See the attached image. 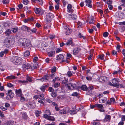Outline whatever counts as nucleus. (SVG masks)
<instances>
[{"mask_svg":"<svg viewBox=\"0 0 125 125\" xmlns=\"http://www.w3.org/2000/svg\"><path fill=\"white\" fill-rule=\"evenodd\" d=\"M62 51V49L61 48H58L56 51V52L57 53H58Z\"/></svg>","mask_w":125,"mask_h":125,"instance_id":"55","label":"nucleus"},{"mask_svg":"<svg viewBox=\"0 0 125 125\" xmlns=\"http://www.w3.org/2000/svg\"><path fill=\"white\" fill-rule=\"evenodd\" d=\"M17 77H16L14 75H11L10 76H8L7 77V78L10 79V80H11V79H14L16 78H17Z\"/></svg>","mask_w":125,"mask_h":125,"instance_id":"27","label":"nucleus"},{"mask_svg":"<svg viewBox=\"0 0 125 125\" xmlns=\"http://www.w3.org/2000/svg\"><path fill=\"white\" fill-rule=\"evenodd\" d=\"M48 86L47 85H42L40 88L41 90L43 92L45 91L46 88Z\"/></svg>","mask_w":125,"mask_h":125,"instance_id":"21","label":"nucleus"},{"mask_svg":"<svg viewBox=\"0 0 125 125\" xmlns=\"http://www.w3.org/2000/svg\"><path fill=\"white\" fill-rule=\"evenodd\" d=\"M94 20V19L93 18H89L88 21V23H93Z\"/></svg>","mask_w":125,"mask_h":125,"instance_id":"40","label":"nucleus"},{"mask_svg":"<svg viewBox=\"0 0 125 125\" xmlns=\"http://www.w3.org/2000/svg\"><path fill=\"white\" fill-rule=\"evenodd\" d=\"M15 92L17 96H20L22 95L21 91L20 89L16 90L15 91Z\"/></svg>","mask_w":125,"mask_h":125,"instance_id":"15","label":"nucleus"},{"mask_svg":"<svg viewBox=\"0 0 125 125\" xmlns=\"http://www.w3.org/2000/svg\"><path fill=\"white\" fill-rule=\"evenodd\" d=\"M81 89L83 91H86L88 89L87 86L85 85H83L81 87Z\"/></svg>","mask_w":125,"mask_h":125,"instance_id":"25","label":"nucleus"},{"mask_svg":"<svg viewBox=\"0 0 125 125\" xmlns=\"http://www.w3.org/2000/svg\"><path fill=\"white\" fill-rule=\"evenodd\" d=\"M100 124V123L99 121H95L93 122V125H99Z\"/></svg>","mask_w":125,"mask_h":125,"instance_id":"56","label":"nucleus"},{"mask_svg":"<svg viewBox=\"0 0 125 125\" xmlns=\"http://www.w3.org/2000/svg\"><path fill=\"white\" fill-rule=\"evenodd\" d=\"M26 105L30 109L34 108L35 106V104L31 102L27 103L26 104Z\"/></svg>","mask_w":125,"mask_h":125,"instance_id":"9","label":"nucleus"},{"mask_svg":"<svg viewBox=\"0 0 125 125\" xmlns=\"http://www.w3.org/2000/svg\"><path fill=\"white\" fill-rule=\"evenodd\" d=\"M60 84L59 83H56L54 84V87L55 88H56L60 86Z\"/></svg>","mask_w":125,"mask_h":125,"instance_id":"46","label":"nucleus"},{"mask_svg":"<svg viewBox=\"0 0 125 125\" xmlns=\"http://www.w3.org/2000/svg\"><path fill=\"white\" fill-rule=\"evenodd\" d=\"M67 75L69 77H71L72 75V73L71 71H68L67 73Z\"/></svg>","mask_w":125,"mask_h":125,"instance_id":"47","label":"nucleus"},{"mask_svg":"<svg viewBox=\"0 0 125 125\" xmlns=\"http://www.w3.org/2000/svg\"><path fill=\"white\" fill-rule=\"evenodd\" d=\"M40 95V96H39V99L43 101L45 100V99L44 97V94H41V95Z\"/></svg>","mask_w":125,"mask_h":125,"instance_id":"32","label":"nucleus"},{"mask_svg":"<svg viewBox=\"0 0 125 125\" xmlns=\"http://www.w3.org/2000/svg\"><path fill=\"white\" fill-rule=\"evenodd\" d=\"M38 67V64L37 63H34L33 64L31 63V69L33 70L34 69Z\"/></svg>","mask_w":125,"mask_h":125,"instance_id":"19","label":"nucleus"},{"mask_svg":"<svg viewBox=\"0 0 125 125\" xmlns=\"http://www.w3.org/2000/svg\"><path fill=\"white\" fill-rule=\"evenodd\" d=\"M55 35H51L49 37V38H50V39L51 40L55 38Z\"/></svg>","mask_w":125,"mask_h":125,"instance_id":"59","label":"nucleus"},{"mask_svg":"<svg viewBox=\"0 0 125 125\" xmlns=\"http://www.w3.org/2000/svg\"><path fill=\"white\" fill-rule=\"evenodd\" d=\"M73 8L72 5L70 4L68 5L67 9L68 12H72L73 11Z\"/></svg>","mask_w":125,"mask_h":125,"instance_id":"12","label":"nucleus"},{"mask_svg":"<svg viewBox=\"0 0 125 125\" xmlns=\"http://www.w3.org/2000/svg\"><path fill=\"white\" fill-rule=\"evenodd\" d=\"M21 97L20 98V100L21 102H23L25 100V98L22 96V95H21V96H20Z\"/></svg>","mask_w":125,"mask_h":125,"instance_id":"49","label":"nucleus"},{"mask_svg":"<svg viewBox=\"0 0 125 125\" xmlns=\"http://www.w3.org/2000/svg\"><path fill=\"white\" fill-rule=\"evenodd\" d=\"M11 32L10 29H7L5 32V34L6 36H9Z\"/></svg>","mask_w":125,"mask_h":125,"instance_id":"24","label":"nucleus"},{"mask_svg":"<svg viewBox=\"0 0 125 125\" xmlns=\"http://www.w3.org/2000/svg\"><path fill=\"white\" fill-rule=\"evenodd\" d=\"M78 36L81 38H83V39H85V37L83 36V34L79 32V33Z\"/></svg>","mask_w":125,"mask_h":125,"instance_id":"37","label":"nucleus"},{"mask_svg":"<svg viewBox=\"0 0 125 125\" xmlns=\"http://www.w3.org/2000/svg\"><path fill=\"white\" fill-rule=\"evenodd\" d=\"M23 41L21 42V45L24 47L30 48L32 47V45L30 40L28 39H25V38L22 39Z\"/></svg>","mask_w":125,"mask_h":125,"instance_id":"1","label":"nucleus"},{"mask_svg":"<svg viewBox=\"0 0 125 125\" xmlns=\"http://www.w3.org/2000/svg\"><path fill=\"white\" fill-rule=\"evenodd\" d=\"M2 2L3 4H8L9 3V0H2Z\"/></svg>","mask_w":125,"mask_h":125,"instance_id":"45","label":"nucleus"},{"mask_svg":"<svg viewBox=\"0 0 125 125\" xmlns=\"http://www.w3.org/2000/svg\"><path fill=\"white\" fill-rule=\"evenodd\" d=\"M66 29L67 30L66 31L65 34L66 35H68L72 32V30L70 27H67Z\"/></svg>","mask_w":125,"mask_h":125,"instance_id":"17","label":"nucleus"},{"mask_svg":"<svg viewBox=\"0 0 125 125\" xmlns=\"http://www.w3.org/2000/svg\"><path fill=\"white\" fill-rule=\"evenodd\" d=\"M96 107H97L99 109L101 108H103V105L100 104H96Z\"/></svg>","mask_w":125,"mask_h":125,"instance_id":"39","label":"nucleus"},{"mask_svg":"<svg viewBox=\"0 0 125 125\" xmlns=\"http://www.w3.org/2000/svg\"><path fill=\"white\" fill-rule=\"evenodd\" d=\"M57 93L55 92L54 90L53 91L52 93V96L53 97H55L57 95Z\"/></svg>","mask_w":125,"mask_h":125,"instance_id":"35","label":"nucleus"},{"mask_svg":"<svg viewBox=\"0 0 125 125\" xmlns=\"http://www.w3.org/2000/svg\"><path fill=\"white\" fill-rule=\"evenodd\" d=\"M30 28L25 25H23L21 27V30L23 31H27L28 32Z\"/></svg>","mask_w":125,"mask_h":125,"instance_id":"18","label":"nucleus"},{"mask_svg":"<svg viewBox=\"0 0 125 125\" xmlns=\"http://www.w3.org/2000/svg\"><path fill=\"white\" fill-rule=\"evenodd\" d=\"M49 47L48 46L47 44L46 45L44 46V47L43 48V49L44 50L46 51L48 50L49 48Z\"/></svg>","mask_w":125,"mask_h":125,"instance_id":"43","label":"nucleus"},{"mask_svg":"<svg viewBox=\"0 0 125 125\" xmlns=\"http://www.w3.org/2000/svg\"><path fill=\"white\" fill-rule=\"evenodd\" d=\"M30 55V52L28 51H26L24 54V56L26 57H27L28 56Z\"/></svg>","mask_w":125,"mask_h":125,"instance_id":"31","label":"nucleus"},{"mask_svg":"<svg viewBox=\"0 0 125 125\" xmlns=\"http://www.w3.org/2000/svg\"><path fill=\"white\" fill-rule=\"evenodd\" d=\"M68 88L69 90H73L74 89L75 84L71 83L67 84Z\"/></svg>","mask_w":125,"mask_h":125,"instance_id":"13","label":"nucleus"},{"mask_svg":"<svg viewBox=\"0 0 125 125\" xmlns=\"http://www.w3.org/2000/svg\"><path fill=\"white\" fill-rule=\"evenodd\" d=\"M35 13L37 14H43L44 11L40 8H35L34 9Z\"/></svg>","mask_w":125,"mask_h":125,"instance_id":"4","label":"nucleus"},{"mask_svg":"<svg viewBox=\"0 0 125 125\" xmlns=\"http://www.w3.org/2000/svg\"><path fill=\"white\" fill-rule=\"evenodd\" d=\"M48 78L49 77L48 75H46L44 76L41 79H39L38 80L41 81L42 82H45L47 81Z\"/></svg>","mask_w":125,"mask_h":125,"instance_id":"11","label":"nucleus"},{"mask_svg":"<svg viewBox=\"0 0 125 125\" xmlns=\"http://www.w3.org/2000/svg\"><path fill=\"white\" fill-rule=\"evenodd\" d=\"M75 111L74 110H72L70 111V113L71 114L73 115L76 114Z\"/></svg>","mask_w":125,"mask_h":125,"instance_id":"63","label":"nucleus"},{"mask_svg":"<svg viewBox=\"0 0 125 125\" xmlns=\"http://www.w3.org/2000/svg\"><path fill=\"white\" fill-rule=\"evenodd\" d=\"M81 50V49L79 47H77L76 48L73 49V54L74 55L77 54Z\"/></svg>","mask_w":125,"mask_h":125,"instance_id":"14","label":"nucleus"},{"mask_svg":"<svg viewBox=\"0 0 125 125\" xmlns=\"http://www.w3.org/2000/svg\"><path fill=\"white\" fill-rule=\"evenodd\" d=\"M64 80L62 81V84H65L68 82V79H65V77H64Z\"/></svg>","mask_w":125,"mask_h":125,"instance_id":"41","label":"nucleus"},{"mask_svg":"<svg viewBox=\"0 0 125 125\" xmlns=\"http://www.w3.org/2000/svg\"><path fill=\"white\" fill-rule=\"evenodd\" d=\"M106 99L105 98H104V99H100L99 100V102L101 103H103L105 102Z\"/></svg>","mask_w":125,"mask_h":125,"instance_id":"42","label":"nucleus"},{"mask_svg":"<svg viewBox=\"0 0 125 125\" xmlns=\"http://www.w3.org/2000/svg\"><path fill=\"white\" fill-rule=\"evenodd\" d=\"M55 52L54 51H52L48 52V55L49 57H53L54 56Z\"/></svg>","mask_w":125,"mask_h":125,"instance_id":"20","label":"nucleus"},{"mask_svg":"<svg viewBox=\"0 0 125 125\" xmlns=\"http://www.w3.org/2000/svg\"><path fill=\"white\" fill-rule=\"evenodd\" d=\"M43 117L50 121H54L55 120L54 117L52 116H49L47 114L44 115Z\"/></svg>","mask_w":125,"mask_h":125,"instance_id":"8","label":"nucleus"},{"mask_svg":"<svg viewBox=\"0 0 125 125\" xmlns=\"http://www.w3.org/2000/svg\"><path fill=\"white\" fill-rule=\"evenodd\" d=\"M50 59L49 58H46L45 60V61L46 62L48 63L49 62V61H50Z\"/></svg>","mask_w":125,"mask_h":125,"instance_id":"64","label":"nucleus"},{"mask_svg":"<svg viewBox=\"0 0 125 125\" xmlns=\"http://www.w3.org/2000/svg\"><path fill=\"white\" fill-rule=\"evenodd\" d=\"M36 30H37L35 28H34L32 29H31L30 28L29 30L28 31V32L35 33L36 32Z\"/></svg>","mask_w":125,"mask_h":125,"instance_id":"26","label":"nucleus"},{"mask_svg":"<svg viewBox=\"0 0 125 125\" xmlns=\"http://www.w3.org/2000/svg\"><path fill=\"white\" fill-rule=\"evenodd\" d=\"M56 70V67L55 66L53 67L51 70V73H55Z\"/></svg>","mask_w":125,"mask_h":125,"instance_id":"34","label":"nucleus"},{"mask_svg":"<svg viewBox=\"0 0 125 125\" xmlns=\"http://www.w3.org/2000/svg\"><path fill=\"white\" fill-rule=\"evenodd\" d=\"M69 110V107H66L63 109L60 110L59 111V113L61 115L65 114L68 112Z\"/></svg>","mask_w":125,"mask_h":125,"instance_id":"5","label":"nucleus"},{"mask_svg":"<svg viewBox=\"0 0 125 125\" xmlns=\"http://www.w3.org/2000/svg\"><path fill=\"white\" fill-rule=\"evenodd\" d=\"M53 17V15H52L51 13H47L46 15V20L47 21V23L50 22L51 20V19Z\"/></svg>","mask_w":125,"mask_h":125,"instance_id":"6","label":"nucleus"},{"mask_svg":"<svg viewBox=\"0 0 125 125\" xmlns=\"http://www.w3.org/2000/svg\"><path fill=\"white\" fill-rule=\"evenodd\" d=\"M104 55L103 54H100L98 56V58L101 60L104 59Z\"/></svg>","mask_w":125,"mask_h":125,"instance_id":"33","label":"nucleus"},{"mask_svg":"<svg viewBox=\"0 0 125 125\" xmlns=\"http://www.w3.org/2000/svg\"><path fill=\"white\" fill-rule=\"evenodd\" d=\"M55 75L56 73H51L50 74L51 77L52 78H53L54 77V76H55Z\"/></svg>","mask_w":125,"mask_h":125,"instance_id":"57","label":"nucleus"},{"mask_svg":"<svg viewBox=\"0 0 125 125\" xmlns=\"http://www.w3.org/2000/svg\"><path fill=\"white\" fill-rule=\"evenodd\" d=\"M77 24L78 28L81 27L82 24V23L79 21H78L77 23Z\"/></svg>","mask_w":125,"mask_h":125,"instance_id":"44","label":"nucleus"},{"mask_svg":"<svg viewBox=\"0 0 125 125\" xmlns=\"http://www.w3.org/2000/svg\"><path fill=\"white\" fill-rule=\"evenodd\" d=\"M45 113L47 114V115H50L51 113L50 111L48 110H46L45 111Z\"/></svg>","mask_w":125,"mask_h":125,"instance_id":"51","label":"nucleus"},{"mask_svg":"<svg viewBox=\"0 0 125 125\" xmlns=\"http://www.w3.org/2000/svg\"><path fill=\"white\" fill-rule=\"evenodd\" d=\"M31 64L26 63V69H29L31 68Z\"/></svg>","mask_w":125,"mask_h":125,"instance_id":"50","label":"nucleus"},{"mask_svg":"<svg viewBox=\"0 0 125 125\" xmlns=\"http://www.w3.org/2000/svg\"><path fill=\"white\" fill-rule=\"evenodd\" d=\"M8 94L12 98L14 96V93L12 92V91L10 90L9 91L8 93Z\"/></svg>","mask_w":125,"mask_h":125,"instance_id":"22","label":"nucleus"},{"mask_svg":"<svg viewBox=\"0 0 125 125\" xmlns=\"http://www.w3.org/2000/svg\"><path fill=\"white\" fill-rule=\"evenodd\" d=\"M18 31V28H12L11 29L12 31L14 33H15L17 32Z\"/></svg>","mask_w":125,"mask_h":125,"instance_id":"38","label":"nucleus"},{"mask_svg":"<svg viewBox=\"0 0 125 125\" xmlns=\"http://www.w3.org/2000/svg\"><path fill=\"white\" fill-rule=\"evenodd\" d=\"M38 60V58L37 57H35L33 59V61L34 62H36Z\"/></svg>","mask_w":125,"mask_h":125,"instance_id":"62","label":"nucleus"},{"mask_svg":"<svg viewBox=\"0 0 125 125\" xmlns=\"http://www.w3.org/2000/svg\"><path fill=\"white\" fill-rule=\"evenodd\" d=\"M65 45L68 46H69L70 45H71L72 46H74L75 44L73 43L72 41L71 40H68L67 42L65 43Z\"/></svg>","mask_w":125,"mask_h":125,"instance_id":"16","label":"nucleus"},{"mask_svg":"<svg viewBox=\"0 0 125 125\" xmlns=\"http://www.w3.org/2000/svg\"><path fill=\"white\" fill-rule=\"evenodd\" d=\"M60 80V78L59 77L56 76L55 77L54 79H53L52 81V82L54 83L56 81H59Z\"/></svg>","mask_w":125,"mask_h":125,"instance_id":"29","label":"nucleus"},{"mask_svg":"<svg viewBox=\"0 0 125 125\" xmlns=\"http://www.w3.org/2000/svg\"><path fill=\"white\" fill-rule=\"evenodd\" d=\"M64 58V56L62 54H60L57 57V59L58 60H60Z\"/></svg>","mask_w":125,"mask_h":125,"instance_id":"28","label":"nucleus"},{"mask_svg":"<svg viewBox=\"0 0 125 125\" xmlns=\"http://www.w3.org/2000/svg\"><path fill=\"white\" fill-rule=\"evenodd\" d=\"M112 54L114 55H116L117 54L116 51L115 50H113L112 51Z\"/></svg>","mask_w":125,"mask_h":125,"instance_id":"54","label":"nucleus"},{"mask_svg":"<svg viewBox=\"0 0 125 125\" xmlns=\"http://www.w3.org/2000/svg\"><path fill=\"white\" fill-rule=\"evenodd\" d=\"M4 44L7 47H9L10 46V40L9 39H6L4 41Z\"/></svg>","mask_w":125,"mask_h":125,"instance_id":"7","label":"nucleus"},{"mask_svg":"<svg viewBox=\"0 0 125 125\" xmlns=\"http://www.w3.org/2000/svg\"><path fill=\"white\" fill-rule=\"evenodd\" d=\"M67 16L70 20L75 19L77 18V16L74 14H67Z\"/></svg>","mask_w":125,"mask_h":125,"instance_id":"10","label":"nucleus"},{"mask_svg":"<svg viewBox=\"0 0 125 125\" xmlns=\"http://www.w3.org/2000/svg\"><path fill=\"white\" fill-rule=\"evenodd\" d=\"M93 75L92 74H91V75H88L86 77V79L88 81H91L92 80V76H93Z\"/></svg>","mask_w":125,"mask_h":125,"instance_id":"30","label":"nucleus"},{"mask_svg":"<svg viewBox=\"0 0 125 125\" xmlns=\"http://www.w3.org/2000/svg\"><path fill=\"white\" fill-rule=\"evenodd\" d=\"M37 3H38L39 5H42L43 3L42 0H38Z\"/></svg>","mask_w":125,"mask_h":125,"instance_id":"48","label":"nucleus"},{"mask_svg":"<svg viewBox=\"0 0 125 125\" xmlns=\"http://www.w3.org/2000/svg\"><path fill=\"white\" fill-rule=\"evenodd\" d=\"M119 79L118 78H114L112 80L113 83H110L112 84V86L115 87L117 88L119 87V85L117 84L119 82Z\"/></svg>","mask_w":125,"mask_h":125,"instance_id":"3","label":"nucleus"},{"mask_svg":"<svg viewBox=\"0 0 125 125\" xmlns=\"http://www.w3.org/2000/svg\"><path fill=\"white\" fill-rule=\"evenodd\" d=\"M29 0H23V3L25 5H27L28 3Z\"/></svg>","mask_w":125,"mask_h":125,"instance_id":"52","label":"nucleus"},{"mask_svg":"<svg viewBox=\"0 0 125 125\" xmlns=\"http://www.w3.org/2000/svg\"><path fill=\"white\" fill-rule=\"evenodd\" d=\"M111 118V116L108 115H106L105 116L104 120L105 121H107L110 120Z\"/></svg>","mask_w":125,"mask_h":125,"instance_id":"23","label":"nucleus"},{"mask_svg":"<svg viewBox=\"0 0 125 125\" xmlns=\"http://www.w3.org/2000/svg\"><path fill=\"white\" fill-rule=\"evenodd\" d=\"M33 78L30 77L29 76H27L26 79L29 82H31L32 81Z\"/></svg>","mask_w":125,"mask_h":125,"instance_id":"36","label":"nucleus"},{"mask_svg":"<svg viewBox=\"0 0 125 125\" xmlns=\"http://www.w3.org/2000/svg\"><path fill=\"white\" fill-rule=\"evenodd\" d=\"M69 59L68 58L66 59L63 60H62V62H65L68 63H69Z\"/></svg>","mask_w":125,"mask_h":125,"instance_id":"53","label":"nucleus"},{"mask_svg":"<svg viewBox=\"0 0 125 125\" xmlns=\"http://www.w3.org/2000/svg\"><path fill=\"white\" fill-rule=\"evenodd\" d=\"M121 72V71L120 70H119L117 71H115L113 73V74H117L118 73H120Z\"/></svg>","mask_w":125,"mask_h":125,"instance_id":"60","label":"nucleus"},{"mask_svg":"<svg viewBox=\"0 0 125 125\" xmlns=\"http://www.w3.org/2000/svg\"><path fill=\"white\" fill-rule=\"evenodd\" d=\"M108 33L107 32H104L103 34V35L104 37H107L108 35Z\"/></svg>","mask_w":125,"mask_h":125,"instance_id":"58","label":"nucleus"},{"mask_svg":"<svg viewBox=\"0 0 125 125\" xmlns=\"http://www.w3.org/2000/svg\"><path fill=\"white\" fill-rule=\"evenodd\" d=\"M22 59L20 57L17 56L13 57L10 59V61L15 65H18L21 63Z\"/></svg>","mask_w":125,"mask_h":125,"instance_id":"2","label":"nucleus"},{"mask_svg":"<svg viewBox=\"0 0 125 125\" xmlns=\"http://www.w3.org/2000/svg\"><path fill=\"white\" fill-rule=\"evenodd\" d=\"M110 101L111 103H115V100L114 98H111L110 99Z\"/></svg>","mask_w":125,"mask_h":125,"instance_id":"61","label":"nucleus"}]
</instances>
